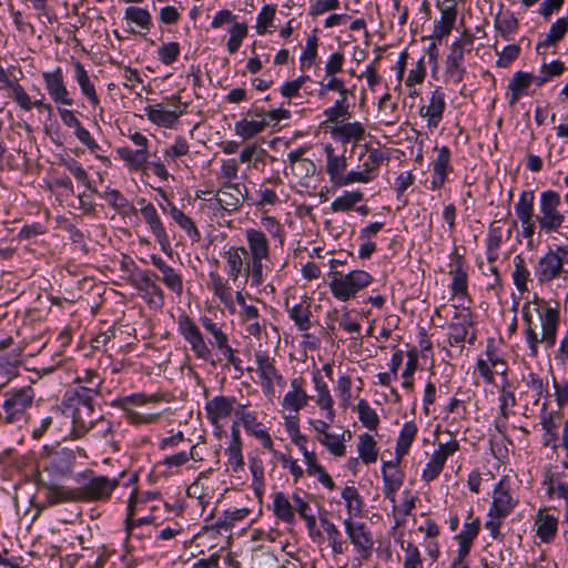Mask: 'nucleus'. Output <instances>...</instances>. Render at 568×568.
Listing matches in <instances>:
<instances>
[{"instance_id": "nucleus-50", "label": "nucleus", "mask_w": 568, "mask_h": 568, "mask_svg": "<svg viewBox=\"0 0 568 568\" xmlns=\"http://www.w3.org/2000/svg\"><path fill=\"white\" fill-rule=\"evenodd\" d=\"M515 212L519 221L531 220L536 217L534 213V193L524 191L518 202L515 204Z\"/></svg>"}, {"instance_id": "nucleus-11", "label": "nucleus", "mask_w": 568, "mask_h": 568, "mask_svg": "<svg viewBox=\"0 0 568 568\" xmlns=\"http://www.w3.org/2000/svg\"><path fill=\"white\" fill-rule=\"evenodd\" d=\"M180 334L190 344L196 358L209 361L212 352L196 323L189 315H180L178 318Z\"/></svg>"}, {"instance_id": "nucleus-26", "label": "nucleus", "mask_w": 568, "mask_h": 568, "mask_svg": "<svg viewBox=\"0 0 568 568\" xmlns=\"http://www.w3.org/2000/svg\"><path fill=\"white\" fill-rule=\"evenodd\" d=\"M471 328V320L468 314H459L455 317V320L449 324V344H463L464 342H468L473 344L476 339V335L474 332L469 333Z\"/></svg>"}, {"instance_id": "nucleus-47", "label": "nucleus", "mask_w": 568, "mask_h": 568, "mask_svg": "<svg viewBox=\"0 0 568 568\" xmlns=\"http://www.w3.org/2000/svg\"><path fill=\"white\" fill-rule=\"evenodd\" d=\"M124 18L126 21L136 24L144 31H150L153 26L150 12L140 7L126 8Z\"/></svg>"}, {"instance_id": "nucleus-8", "label": "nucleus", "mask_w": 568, "mask_h": 568, "mask_svg": "<svg viewBox=\"0 0 568 568\" xmlns=\"http://www.w3.org/2000/svg\"><path fill=\"white\" fill-rule=\"evenodd\" d=\"M74 462L75 454L70 448H44L39 462L42 468L39 477H44L47 480H60L69 477L73 473Z\"/></svg>"}, {"instance_id": "nucleus-27", "label": "nucleus", "mask_w": 568, "mask_h": 568, "mask_svg": "<svg viewBox=\"0 0 568 568\" xmlns=\"http://www.w3.org/2000/svg\"><path fill=\"white\" fill-rule=\"evenodd\" d=\"M158 275L150 271H140L132 277V284L141 292H144L146 296L156 297L160 305L164 303V292L160 285L156 284Z\"/></svg>"}, {"instance_id": "nucleus-31", "label": "nucleus", "mask_w": 568, "mask_h": 568, "mask_svg": "<svg viewBox=\"0 0 568 568\" xmlns=\"http://www.w3.org/2000/svg\"><path fill=\"white\" fill-rule=\"evenodd\" d=\"M304 379L302 377L293 378L291 381V390L283 397V407L293 412L302 409L308 400V395L303 388Z\"/></svg>"}, {"instance_id": "nucleus-46", "label": "nucleus", "mask_w": 568, "mask_h": 568, "mask_svg": "<svg viewBox=\"0 0 568 568\" xmlns=\"http://www.w3.org/2000/svg\"><path fill=\"white\" fill-rule=\"evenodd\" d=\"M4 88L11 90V98L16 101V103L24 111H30L32 109V100L26 90L17 82L11 80L8 75L3 81H1Z\"/></svg>"}, {"instance_id": "nucleus-21", "label": "nucleus", "mask_w": 568, "mask_h": 568, "mask_svg": "<svg viewBox=\"0 0 568 568\" xmlns=\"http://www.w3.org/2000/svg\"><path fill=\"white\" fill-rule=\"evenodd\" d=\"M445 106V93L438 87L432 92L428 103L419 109V115L427 120L428 129H436L439 125Z\"/></svg>"}, {"instance_id": "nucleus-29", "label": "nucleus", "mask_w": 568, "mask_h": 568, "mask_svg": "<svg viewBox=\"0 0 568 568\" xmlns=\"http://www.w3.org/2000/svg\"><path fill=\"white\" fill-rule=\"evenodd\" d=\"M514 507L515 501L509 493V489L504 485L503 481L498 483L493 494V504L489 509L490 515L505 518L510 514Z\"/></svg>"}, {"instance_id": "nucleus-40", "label": "nucleus", "mask_w": 568, "mask_h": 568, "mask_svg": "<svg viewBox=\"0 0 568 568\" xmlns=\"http://www.w3.org/2000/svg\"><path fill=\"white\" fill-rule=\"evenodd\" d=\"M75 80L81 89L82 94L90 101L92 105H98L100 100L97 95L93 83L91 82L89 74L81 62L75 61L73 63Z\"/></svg>"}, {"instance_id": "nucleus-30", "label": "nucleus", "mask_w": 568, "mask_h": 568, "mask_svg": "<svg viewBox=\"0 0 568 568\" xmlns=\"http://www.w3.org/2000/svg\"><path fill=\"white\" fill-rule=\"evenodd\" d=\"M286 312L290 318L295 323L300 331H307L312 326L311 317V298L304 296L297 304L290 306L288 302L285 303Z\"/></svg>"}, {"instance_id": "nucleus-3", "label": "nucleus", "mask_w": 568, "mask_h": 568, "mask_svg": "<svg viewBox=\"0 0 568 568\" xmlns=\"http://www.w3.org/2000/svg\"><path fill=\"white\" fill-rule=\"evenodd\" d=\"M163 396L159 393L146 395L136 393L118 398L113 406L120 408L126 420L132 425H151L158 423L164 410L159 405Z\"/></svg>"}, {"instance_id": "nucleus-18", "label": "nucleus", "mask_w": 568, "mask_h": 568, "mask_svg": "<svg viewBox=\"0 0 568 568\" xmlns=\"http://www.w3.org/2000/svg\"><path fill=\"white\" fill-rule=\"evenodd\" d=\"M344 526L351 542L356 548L361 558L367 560L372 555L374 541L371 534L366 530L365 524L345 519Z\"/></svg>"}, {"instance_id": "nucleus-1", "label": "nucleus", "mask_w": 568, "mask_h": 568, "mask_svg": "<svg viewBox=\"0 0 568 568\" xmlns=\"http://www.w3.org/2000/svg\"><path fill=\"white\" fill-rule=\"evenodd\" d=\"M521 313L525 324L524 334L530 355L532 357L538 355V346L541 343L546 348L554 347L560 322L559 311L548 302L536 297L535 301L523 305Z\"/></svg>"}, {"instance_id": "nucleus-35", "label": "nucleus", "mask_w": 568, "mask_h": 568, "mask_svg": "<svg viewBox=\"0 0 568 568\" xmlns=\"http://www.w3.org/2000/svg\"><path fill=\"white\" fill-rule=\"evenodd\" d=\"M116 153L119 158L123 160L132 171H143L148 166V150H132L128 146H123L119 148Z\"/></svg>"}, {"instance_id": "nucleus-16", "label": "nucleus", "mask_w": 568, "mask_h": 568, "mask_svg": "<svg viewBox=\"0 0 568 568\" xmlns=\"http://www.w3.org/2000/svg\"><path fill=\"white\" fill-rule=\"evenodd\" d=\"M458 449L459 444L456 439H452L447 443H439L437 449L433 453L429 462L423 470V479L427 483L436 479L442 473L447 458Z\"/></svg>"}, {"instance_id": "nucleus-13", "label": "nucleus", "mask_w": 568, "mask_h": 568, "mask_svg": "<svg viewBox=\"0 0 568 568\" xmlns=\"http://www.w3.org/2000/svg\"><path fill=\"white\" fill-rule=\"evenodd\" d=\"M119 486L116 478L108 476H92L83 486L79 487L81 503L105 501L110 499L113 490Z\"/></svg>"}, {"instance_id": "nucleus-60", "label": "nucleus", "mask_w": 568, "mask_h": 568, "mask_svg": "<svg viewBox=\"0 0 568 568\" xmlns=\"http://www.w3.org/2000/svg\"><path fill=\"white\" fill-rule=\"evenodd\" d=\"M61 164L88 190L93 191L87 171L77 160L72 158L65 159Z\"/></svg>"}, {"instance_id": "nucleus-45", "label": "nucleus", "mask_w": 568, "mask_h": 568, "mask_svg": "<svg viewBox=\"0 0 568 568\" xmlns=\"http://www.w3.org/2000/svg\"><path fill=\"white\" fill-rule=\"evenodd\" d=\"M267 125L266 119L261 120H247L243 119L235 123V133L242 136L244 140H248L264 131Z\"/></svg>"}, {"instance_id": "nucleus-9", "label": "nucleus", "mask_w": 568, "mask_h": 568, "mask_svg": "<svg viewBox=\"0 0 568 568\" xmlns=\"http://www.w3.org/2000/svg\"><path fill=\"white\" fill-rule=\"evenodd\" d=\"M36 393L31 386L14 388L4 394L0 423L20 424L28 417Z\"/></svg>"}, {"instance_id": "nucleus-56", "label": "nucleus", "mask_w": 568, "mask_h": 568, "mask_svg": "<svg viewBox=\"0 0 568 568\" xmlns=\"http://www.w3.org/2000/svg\"><path fill=\"white\" fill-rule=\"evenodd\" d=\"M320 523L327 535V539L332 546L333 551L335 554H343L344 542L341 540V534L337 527L333 523H331L326 517H320Z\"/></svg>"}, {"instance_id": "nucleus-44", "label": "nucleus", "mask_w": 568, "mask_h": 568, "mask_svg": "<svg viewBox=\"0 0 568 568\" xmlns=\"http://www.w3.org/2000/svg\"><path fill=\"white\" fill-rule=\"evenodd\" d=\"M514 272L511 274L514 284L518 292H528L527 282L530 278V272L527 267L526 261L521 255H516L513 260Z\"/></svg>"}, {"instance_id": "nucleus-38", "label": "nucleus", "mask_w": 568, "mask_h": 568, "mask_svg": "<svg viewBox=\"0 0 568 568\" xmlns=\"http://www.w3.org/2000/svg\"><path fill=\"white\" fill-rule=\"evenodd\" d=\"M535 526L538 538L542 542H550L557 534L558 520L551 515L539 511Z\"/></svg>"}, {"instance_id": "nucleus-25", "label": "nucleus", "mask_w": 568, "mask_h": 568, "mask_svg": "<svg viewBox=\"0 0 568 568\" xmlns=\"http://www.w3.org/2000/svg\"><path fill=\"white\" fill-rule=\"evenodd\" d=\"M152 264L160 271L162 283L178 296L183 293V278L172 266L168 265L165 261L159 255L150 256Z\"/></svg>"}, {"instance_id": "nucleus-53", "label": "nucleus", "mask_w": 568, "mask_h": 568, "mask_svg": "<svg viewBox=\"0 0 568 568\" xmlns=\"http://www.w3.org/2000/svg\"><path fill=\"white\" fill-rule=\"evenodd\" d=\"M364 194L361 191L344 192L341 196L332 202V210L334 212H346L351 210L356 203L361 202Z\"/></svg>"}, {"instance_id": "nucleus-12", "label": "nucleus", "mask_w": 568, "mask_h": 568, "mask_svg": "<svg viewBox=\"0 0 568 568\" xmlns=\"http://www.w3.org/2000/svg\"><path fill=\"white\" fill-rule=\"evenodd\" d=\"M471 34H464L459 39L455 40L450 45V51L445 61V73L456 83L462 82L464 79L466 72L463 65L465 50L468 47L467 50L469 51L471 49Z\"/></svg>"}, {"instance_id": "nucleus-10", "label": "nucleus", "mask_w": 568, "mask_h": 568, "mask_svg": "<svg viewBox=\"0 0 568 568\" xmlns=\"http://www.w3.org/2000/svg\"><path fill=\"white\" fill-rule=\"evenodd\" d=\"M565 264H568V245H557L538 260L534 268L535 276L540 284L560 278L566 281L568 271Z\"/></svg>"}, {"instance_id": "nucleus-34", "label": "nucleus", "mask_w": 568, "mask_h": 568, "mask_svg": "<svg viewBox=\"0 0 568 568\" xmlns=\"http://www.w3.org/2000/svg\"><path fill=\"white\" fill-rule=\"evenodd\" d=\"M313 382L315 384V390H316V404L322 408L326 410V417L329 422H334L335 418V412L333 408L334 400L331 396L328 386L323 381L322 376L316 373L313 376Z\"/></svg>"}, {"instance_id": "nucleus-19", "label": "nucleus", "mask_w": 568, "mask_h": 568, "mask_svg": "<svg viewBox=\"0 0 568 568\" xmlns=\"http://www.w3.org/2000/svg\"><path fill=\"white\" fill-rule=\"evenodd\" d=\"M138 204L141 205L140 212L144 221L148 223L150 230L154 234L162 251L168 252L171 250L170 240L154 205L152 203H146L144 199H140Z\"/></svg>"}, {"instance_id": "nucleus-32", "label": "nucleus", "mask_w": 568, "mask_h": 568, "mask_svg": "<svg viewBox=\"0 0 568 568\" xmlns=\"http://www.w3.org/2000/svg\"><path fill=\"white\" fill-rule=\"evenodd\" d=\"M324 152L326 154V173L329 175L331 182L336 185L347 168L346 159L344 155L335 154L331 144L325 145Z\"/></svg>"}, {"instance_id": "nucleus-39", "label": "nucleus", "mask_w": 568, "mask_h": 568, "mask_svg": "<svg viewBox=\"0 0 568 568\" xmlns=\"http://www.w3.org/2000/svg\"><path fill=\"white\" fill-rule=\"evenodd\" d=\"M257 371L261 374V377L265 381V384L268 388L272 387L273 382L275 381L277 384H283L284 379L282 375L275 368L273 361L264 354L257 353L255 355Z\"/></svg>"}, {"instance_id": "nucleus-36", "label": "nucleus", "mask_w": 568, "mask_h": 568, "mask_svg": "<svg viewBox=\"0 0 568 568\" xmlns=\"http://www.w3.org/2000/svg\"><path fill=\"white\" fill-rule=\"evenodd\" d=\"M450 159V151L447 146L438 150L437 156L433 164L434 176L432 180V189L436 190L444 185L447 176V170Z\"/></svg>"}, {"instance_id": "nucleus-2", "label": "nucleus", "mask_w": 568, "mask_h": 568, "mask_svg": "<svg viewBox=\"0 0 568 568\" xmlns=\"http://www.w3.org/2000/svg\"><path fill=\"white\" fill-rule=\"evenodd\" d=\"M222 257L226 263L227 278L217 272H210L207 287L231 313H234L233 291L229 282L235 283L243 272L246 275L247 251L244 246H230L223 252Z\"/></svg>"}, {"instance_id": "nucleus-42", "label": "nucleus", "mask_w": 568, "mask_h": 568, "mask_svg": "<svg viewBox=\"0 0 568 568\" xmlns=\"http://www.w3.org/2000/svg\"><path fill=\"white\" fill-rule=\"evenodd\" d=\"M417 426L414 422L404 424L396 443L395 455L397 462L408 453V449L417 435Z\"/></svg>"}, {"instance_id": "nucleus-20", "label": "nucleus", "mask_w": 568, "mask_h": 568, "mask_svg": "<svg viewBox=\"0 0 568 568\" xmlns=\"http://www.w3.org/2000/svg\"><path fill=\"white\" fill-rule=\"evenodd\" d=\"M172 100L174 101L173 110L165 109L163 104L148 105L145 108V114L148 119L159 126L172 128L183 113V111L180 109V97L174 95L172 97Z\"/></svg>"}, {"instance_id": "nucleus-33", "label": "nucleus", "mask_w": 568, "mask_h": 568, "mask_svg": "<svg viewBox=\"0 0 568 568\" xmlns=\"http://www.w3.org/2000/svg\"><path fill=\"white\" fill-rule=\"evenodd\" d=\"M332 134L343 143L361 142L365 138V129L361 122H346L335 125L332 129Z\"/></svg>"}, {"instance_id": "nucleus-4", "label": "nucleus", "mask_w": 568, "mask_h": 568, "mask_svg": "<svg viewBox=\"0 0 568 568\" xmlns=\"http://www.w3.org/2000/svg\"><path fill=\"white\" fill-rule=\"evenodd\" d=\"M62 413L71 418V439L82 438L97 423L99 414L93 408V398L79 396L78 393H65L62 400Z\"/></svg>"}, {"instance_id": "nucleus-23", "label": "nucleus", "mask_w": 568, "mask_h": 568, "mask_svg": "<svg viewBox=\"0 0 568 568\" xmlns=\"http://www.w3.org/2000/svg\"><path fill=\"white\" fill-rule=\"evenodd\" d=\"M77 387L67 390L65 393H78L79 396H89L93 398L100 394V388L103 379L94 369H84L79 373L74 379Z\"/></svg>"}, {"instance_id": "nucleus-22", "label": "nucleus", "mask_w": 568, "mask_h": 568, "mask_svg": "<svg viewBox=\"0 0 568 568\" xmlns=\"http://www.w3.org/2000/svg\"><path fill=\"white\" fill-rule=\"evenodd\" d=\"M42 77L45 83V89L50 98L55 103H61L68 106L73 105V100L70 98L69 91L65 88L63 74L60 68H57L52 72H43Z\"/></svg>"}, {"instance_id": "nucleus-51", "label": "nucleus", "mask_w": 568, "mask_h": 568, "mask_svg": "<svg viewBox=\"0 0 568 568\" xmlns=\"http://www.w3.org/2000/svg\"><path fill=\"white\" fill-rule=\"evenodd\" d=\"M568 31V19L559 18L556 22H554L546 34V39L538 44L540 47H550L558 41H560Z\"/></svg>"}, {"instance_id": "nucleus-48", "label": "nucleus", "mask_w": 568, "mask_h": 568, "mask_svg": "<svg viewBox=\"0 0 568 568\" xmlns=\"http://www.w3.org/2000/svg\"><path fill=\"white\" fill-rule=\"evenodd\" d=\"M358 456L365 464L375 463L377 459L376 442L369 434H362L358 438Z\"/></svg>"}, {"instance_id": "nucleus-63", "label": "nucleus", "mask_w": 568, "mask_h": 568, "mask_svg": "<svg viewBox=\"0 0 568 568\" xmlns=\"http://www.w3.org/2000/svg\"><path fill=\"white\" fill-rule=\"evenodd\" d=\"M496 28L504 39L518 29V19L513 13H506L496 19Z\"/></svg>"}, {"instance_id": "nucleus-58", "label": "nucleus", "mask_w": 568, "mask_h": 568, "mask_svg": "<svg viewBox=\"0 0 568 568\" xmlns=\"http://www.w3.org/2000/svg\"><path fill=\"white\" fill-rule=\"evenodd\" d=\"M362 170L366 172V174H371L373 171L377 170L378 166L388 161V156L381 151L379 149H372L368 151L366 156H362Z\"/></svg>"}, {"instance_id": "nucleus-6", "label": "nucleus", "mask_w": 568, "mask_h": 568, "mask_svg": "<svg viewBox=\"0 0 568 568\" xmlns=\"http://www.w3.org/2000/svg\"><path fill=\"white\" fill-rule=\"evenodd\" d=\"M246 240V277L251 275L252 283L260 286L264 282V262L270 260V241L266 234L257 229L245 230Z\"/></svg>"}, {"instance_id": "nucleus-55", "label": "nucleus", "mask_w": 568, "mask_h": 568, "mask_svg": "<svg viewBox=\"0 0 568 568\" xmlns=\"http://www.w3.org/2000/svg\"><path fill=\"white\" fill-rule=\"evenodd\" d=\"M358 418L361 423L368 429H376L379 424V418L376 412L369 406L367 400L361 399L356 405Z\"/></svg>"}, {"instance_id": "nucleus-24", "label": "nucleus", "mask_w": 568, "mask_h": 568, "mask_svg": "<svg viewBox=\"0 0 568 568\" xmlns=\"http://www.w3.org/2000/svg\"><path fill=\"white\" fill-rule=\"evenodd\" d=\"M398 464L397 459L395 462H385L382 468L384 495L393 504L396 503V493L404 481V474L398 468Z\"/></svg>"}, {"instance_id": "nucleus-14", "label": "nucleus", "mask_w": 568, "mask_h": 568, "mask_svg": "<svg viewBox=\"0 0 568 568\" xmlns=\"http://www.w3.org/2000/svg\"><path fill=\"white\" fill-rule=\"evenodd\" d=\"M57 480H47L39 477V486L45 491L44 507L54 506L64 503H81L79 487L70 488L68 486L55 484Z\"/></svg>"}, {"instance_id": "nucleus-57", "label": "nucleus", "mask_w": 568, "mask_h": 568, "mask_svg": "<svg viewBox=\"0 0 568 568\" xmlns=\"http://www.w3.org/2000/svg\"><path fill=\"white\" fill-rule=\"evenodd\" d=\"M317 440L334 456L342 457L346 453L344 445L346 438L344 437H338V435L334 434H324V436L317 437Z\"/></svg>"}, {"instance_id": "nucleus-59", "label": "nucleus", "mask_w": 568, "mask_h": 568, "mask_svg": "<svg viewBox=\"0 0 568 568\" xmlns=\"http://www.w3.org/2000/svg\"><path fill=\"white\" fill-rule=\"evenodd\" d=\"M230 33L231 36L227 40L226 48L227 51L233 54L240 49L243 39L246 37L247 26L245 23L234 22L230 29Z\"/></svg>"}, {"instance_id": "nucleus-41", "label": "nucleus", "mask_w": 568, "mask_h": 568, "mask_svg": "<svg viewBox=\"0 0 568 568\" xmlns=\"http://www.w3.org/2000/svg\"><path fill=\"white\" fill-rule=\"evenodd\" d=\"M532 73L517 71L508 84V89L511 92L509 104L515 105L519 98L526 93L527 89L532 84Z\"/></svg>"}, {"instance_id": "nucleus-49", "label": "nucleus", "mask_w": 568, "mask_h": 568, "mask_svg": "<svg viewBox=\"0 0 568 568\" xmlns=\"http://www.w3.org/2000/svg\"><path fill=\"white\" fill-rule=\"evenodd\" d=\"M240 316L242 322L247 323L246 332L254 336L258 337L262 332V325L258 322L260 313L255 305H250L241 310Z\"/></svg>"}, {"instance_id": "nucleus-54", "label": "nucleus", "mask_w": 568, "mask_h": 568, "mask_svg": "<svg viewBox=\"0 0 568 568\" xmlns=\"http://www.w3.org/2000/svg\"><path fill=\"white\" fill-rule=\"evenodd\" d=\"M171 215L175 223L187 233L193 242H199L201 240V234L194 222L181 210L173 207L171 210Z\"/></svg>"}, {"instance_id": "nucleus-28", "label": "nucleus", "mask_w": 568, "mask_h": 568, "mask_svg": "<svg viewBox=\"0 0 568 568\" xmlns=\"http://www.w3.org/2000/svg\"><path fill=\"white\" fill-rule=\"evenodd\" d=\"M437 7L440 10V20L435 21L430 38L440 42L452 32L457 18V9L456 3L442 7L439 2H437Z\"/></svg>"}, {"instance_id": "nucleus-5", "label": "nucleus", "mask_w": 568, "mask_h": 568, "mask_svg": "<svg viewBox=\"0 0 568 568\" xmlns=\"http://www.w3.org/2000/svg\"><path fill=\"white\" fill-rule=\"evenodd\" d=\"M560 204L561 197L557 192L548 190L540 194L536 213L539 235L558 234L568 241V225H566L565 214L559 210Z\"/></svg>"}, {"instance_id": "nucleus-43", "label": "nucleus", "mask_w": 568, "mask_h": 568, "mask_svg": "<svg viewBox=\"0 0 568 568\" xmlns=\"http://www.w3.org/2000/svg\"><path fill=\"white\" fill-rule=\"evenodd\" d=\"M274 515L282 521L293 525L295 523V515L293 505L283 493H276L273 498Z\"/></svg>"}, {"instance_id": "nucleus-17", "label": "nucleus", "mask_w": 568, "mask_h": 568, "mask_svg": "<svg viewBox=\"0 0 568 568\" xmlns=\"http://www.w3.org/2000/svg\"><path fill=\"white\" fill-rule=\"evenodd\" d=\"M247 195V189L241 183H224L215 193V201L226 212L237 211Z\"/></svg>"}, {"instance_id": "nucleus-37", "label": "nucleus", "mask_w": 568, "mask_h": 568, "mask_svg": "<svg viewBox=\"0 0 568 568\" xmlns=\"http://www.w3.org/2000/svg\"><path fill=\"white\" fill-rule=\"evenodd\" d=\"M452 257L454 258L449 272L453 275L452 291L454 294H464L467 290V273L464 270L465 260L456 251Z\"/></svg>"}, {"instance_id": "nucleus-52", "label": "nucleus", "mask_w": 568, "mask_h": 568, "mask_svg": "<svg viewBox=\"0 0 568 568\" xmlns=\"http://www.w3.org/2000/svg\"><path fill=\"white\" fill-rule=\"evenodd\" d=\"M201 325L212 336L209 341V345L216 347L229 339V336L223 332L222 326L215 323L212 318L203 316L201 317Z\"/></svg>"}, {"instance_id": "nucleus-7", "label": "nucleus", "mask_w": 568, "mask_h": 568, "mask_svg": "<svg viewBox=\"0 0 568 568\" xmlns=\"http://www.w3.org/2000/svg\"><path fill=\"white\" fill-rule=\"evenodd\" d=\"M328 287L332 295L341 302H347L373 282V276L363 270L329 271Z\"/></svg>"}, {"instance_id": "nucleus-62", "label": "nucleus", "mask_w": 568, "mask_h": 568, "mask_svg": "<svg viewBox=\"0 0 568 568\" xmlns=\"http://www.w3.org/2000/svg\"><path fill=\"white\" fill-rule=\"evenodd\" d=\"M106 201L111 206H113L123 214L136 213V209L132 204H130L129 201L118 190H112L108 192Z\"/></svg>"}, {"instance_id": "nucleus-64", "label": "nucleus", "mask_w": 568, "mask_h": 568, "mask_svg": "<svg viewBox=\"0 0 568 568\" xmlns=\"http://www.w3.org/2000/svg\"><path fill=\"white\" fill-rule=\"evenodd\" d=\"M336 392L341 400V406L347 408L352 398V379L348 375H344L338 378Z\"/></svg>"}, {"instance_id": "nucleus-15", "label": "nucleus", "mask_w": 568, "mask_h": 568, "mask_svg": "<svg viewBox=\"0 0 568 568\" xmlns=\"http://www.w3.org/2000/svg\"><path fill=\"white\" fill-rule=\"evenodd\" d=\"M246 405L237 404L235 397L215 396L205 404L207 419L213 426L221 427L220 422L229 418L236 409H243Z\"/></svg>"}, {"instance_id": "nucleus-61", "label": "nucleus", "mask_w": 568, "mask_h": 568, "mask_svg": "<svg viewBox=\"0 0 568 568\" xmlns=\"http://www.w3.org/2000/svg\"><path fill=\"white\" fill-rule=\"evenodd\" d=\"M405 552L403 568H424L420 551L413 542H407L406 546L402 545Z\"/></svg>"}]
</instances>
